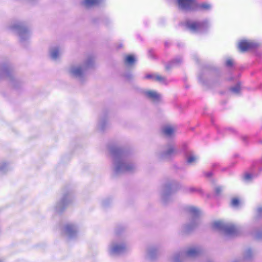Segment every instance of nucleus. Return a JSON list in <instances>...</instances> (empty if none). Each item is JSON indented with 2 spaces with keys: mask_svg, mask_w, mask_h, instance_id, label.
Returning a JSON list of instances; mask_svg holds the SVG:
<instances>
[{
  "mask_svg": "<svg viewBox=\"0 0 262 262\" xmlns=\"http://www.w3.org/2000/svg\"><path fill=\"white\" fill-rule=\"evenodd\" d=\"M61 54V49L58 46L51 47L49 50L50 58L53 61H56L59 60Z\"/></svg>",
  "mask_w": 262,
  "mask_h": 262,
  "instance_id": "nucleus-15",
  "label": "nucleus"
},
{
  "mask_svg": "<svg viewBox=\"0 0 262 262\" xmlns=\"http://www.w3.org/2000/svg\"><path fill=\"white\" fill-rule=\"evenodd\" d=\"M223 190V188L221 186H217L215 188V192L217 195H220Z\"/></svg>",
  "mask_w": 262,
  "mask_h": 262,
  "instance_id": "nucleus-29",
  "label": "nucleus"
},
{
  "mask_svg": "<svg viewBox=\"0 0 262 262\" xmlns=\"http://www.w3.org/2000/svg\"><path fill=\"white\" fill-rule=\"evenodd\" d=\"M10 29L18 36L21 42L28 40L30 37V30L24 22L14 23L10 26Z\"/></svg>",
  "mask_w": 262,
  "mask_h": 262,
  "instance_id": "nucleus-5",
  "label": "nucleus"
},
{
  "mask_svg": "<svg viewBox=\"0 0 262 262\" xmlns=\"http://www.w3.org/2000/svg\"><path fill=\"white\" fill-rule=\"evenodd\" d=\"M145 97L154 103H159L161 99V96L154 90H145L143 92Z\"/></svg>",
  "mask_w": 262,
  "mask_h": 262,
  "instance_id": "nucleus-11",
  "label": "nucleus"
},
{
  "mask_svg": "<svg viewBox=\"0 0 262 262\" xmlns=\"http://www.w3.org/2000/svg\"><path fill=\"white\" fill-rule=\"evenodd\" d=\"M252 234L255 239L258 240L262 239V228L255 229L253 231Z\"/></svg>",
  "mask_w": 262,
  "mask_h": 262,
  "instance_id": "nucleus-24",
  "label": "nucleus"
},
{
  "mask_svg": "<svg viewBox=\"0 0 262 262\" xmlns=\"http://www.w3.org/2000/svg\"><path fill=\"white\" fill-rule=\"evenodd\" d=\"M233 64V61L231 59H228L226 60V64L227 66L231 67V66H232Z\"/></svg>",
  "mask_w": 262,
  "mask_h": 262,
  "instance_id": "nucleus-34",
  "label": "nucleus"
},
{
  "mask_svg": "<svg viewBox=\"0 0 262 262\" xmlns=\"http://www.w3.org/2000/svg\"><path fill=\"white\" fill-rule=\"evenodd\" d=\"M94 63V57L93 56H88L81 64H73L68 68L69 74L81 82L85 77L86 71L93 67Z\"/></svg>",
  "mask_w": 262,
  "mask_h": 262,
  "instance_id": "nucleus-2",
  "label": "nucleus"
},
{
  "mask_svg": "<svg viewBox=\"0 0 262 262\" xmlns=\"http://www.w3.org/2000/svg\"><path fill=\"white\" fill-rule=\"evenodd\" d=\"M257 45L247 40H242L238 43V48L241 52H245L249 49L255 48Z\"/></svg>",
  "mask_w": 262,
  "mask_h": 262,
  "instance_id": "nucleus-14",
  "label": "nucleus"
},
{
  "mask_svg": "<svg viewBox=\"0 0 262 262\" xmlns=\"http://www.w3.org/2000/svg\"><path fill=\"white\" fill-rule=\"evenodd\" d=\"M199 159V157L193 154H189L186 158V162L189 165L195 164Z\"/></svg>",
  "mask_w": 262,
  "mask_h": 262,
  "instance_id": "nucleus-22",
  "label": "nucleus"
},
{
  "mask_svg": "<svg viewBox=\"0 0 262 262\" xmlns=\"http://www.w3.org/2000/svg\"><path fill=\"white\" fill-rule=\"evenodd\" d=\"M252 179V176L249 173H246L245 174V176H244V180L245 181H250Z\"/></svg>",
  "mask_w": 262,
  "mask_h": 262,
  "instance_id": "nucleus-35",
  "label": "nucleus"
},
{
  "mask_svg": "<svg viewBox=\"0 0 262 262\" xmlns=\"http://www.w3.org/2000/svg\"><path fill=\"white\" fill-rule=\"evenodd\" d=\"M160 246L158 245H150L146 250V257L149 260L156 259L159 254Z\"/></svg>",
  "mask_w": 262,
  "mask_h": 262,
  "instance_id": "nucleus-12",
  "label": "nucleus"
},
{
  "mask_svg": "<svg viewBox=\"0 0 262 262\" xmlns=\"http://www.w3.org/2000/svg\"><path fill=\"white\" fill-rule=\"evenodd\" d=\"M202 252V249L200 246H191L186 249L185 254L188 257L195 258L200 256Z\"/></svg>",
  "mask_w": 262,
  "mask_h": 262,
  "instance_id": "nucleus-10",
  "label": "nucleus"
},
{
  "mask_svg": "<svg viewBox=\"0 0 262 262\" xmlns=\"http://www.w3.org/2000/svg\"><path fill=\"white\" fill-rule=\"evenodd\" d=\"M176 130L177 127L171 125H166L162 128V132L163 135L168 138L173 137Z\"/></svg>",
  "mask_w": 262,
  "mask_h": 262,
  "instance_id": "nucleus-17",
  "label": "nucleus"
},
{
  "mask_svg": "<svg viewBox=\"0 0 262 262\" xmlns=\"http://www.w3.org/2000/svg\"><path fill=\"white\" fill-rule=\"evenodd\" d=\"M208 26L207 22L196 23V22H188L186 24V27L192 32H196L202 31L205 28Z\"/></svg>",
  "mask_w": 262,
  "mask_h": 262,
  "instance_id": "nucleus-13",
  "label": "nucleus"
},
{
  "mask_svg": "<svg viewBox=\"0 0 262 262\" xmlns=\"http://www.w3.org/2000/svg\"><path fill=\"white\" fill-rule=\"evenodd\" d=\"M231 92L233 93L238 94L239 93L241 90V84L240 83H238L235 86L231 88L230 89Z\"/></svg>",
  "mask_w": 262,
  "mask_h": 262,
  "instance_id": "nucleus-25",
  "label": "nucleus"
},
{
  "mask_svg": "<svg viewBox=\"0 0 262 262\" xmlns=\"http://www.w3.org/2000/svg\"><path fill=\"white\" fill-rule=\"evenodd\" d=\"M155 75L152 74H147L145 76V78L146 79H151L154 80Z\"/></svg>",
  "mask_w": 262,
  "mask_h": 262,
  "instance_id": "nucleus-37",
  "label": "nucleus"
},
{
  "mask_svg": "<svg viewBox=\"0 0 262 262\" xmlns=\"http://www.w3.org/2000/svg\"><path fill=\"white\" fill-rule=\"evenodd\" d=\"M212 227L215 229L223 232L227 235H235L238 233V229L236 226L233 224L226 223L221 221L214 222L212 224Z\"/></svg>",
  "mask_w": 262,
  "mask_h": 262,
  "instance_id": "nucleus-6",
  "label": "nucleus"
},
{
  "mask_svg": "<svg viewBox=\"0 0 262 262\" xmlns=\"http://www.w3.org/2000/svg\"><path fill=\"white\" fill-rule=\"evenodd\" d=\"M177 5L179 8L183 11L194 10H208L210 9V5L204 3L201 5H197L196 1H177Z\"/></svg>",
  "mask_w": 262,
  "mask_h": 262,
  "instance_id": "nucleus-7",
  "label": "nucleus"
},
{
  "mask_svg": "<svg viewBox=\"0 0 262 262\" xmlns=\"http://www.w3.org/2000/svg\"><path fill=\"white\" fill-rule=\"evenodd\" d=\"M165 79L166 78L165 77L159 75H155L154 76V81H158L161 83H164L165 81Z\"/></svg>",
  "mask_w": 262,
  "mask_h": 262,
  "instance_id": "nucleus-26",
  "label": "nucleus"
},
{
  "mask_svg": "<svg viewBox=\"0 0 262 262\" xmlns=\"http://www.w3.org/2000/svg\"><path fill=\"white\" fill-rule=\"evenodd\" d=\"M128 249V246L123 242H114L109 248V253L112 256L121 254Z\"/></svg>",
  "mask_w": 262,
  "mask_h": 262,
  "instance_id": "nucleus-8",
  "label": "nucleus"
},
{
  "mask_svg": "<svg viewBox=\"0 0 262 262\" xmlns=\"http://www.w3.org/2000/svg\"><path fill=\"white\" fill-rule=\"evenodd\" d=\"M105 205L106 204H105V202H103V205Z\"/></svg>",
  "mask_w": 262,
  "mask_h": 262,
  "instance_id": "nucleus-39",
  "label": "nucleus"
},
{
  "mask_svg": "<svg viewBox=\"0 0 262 262\" xmlns=\"http://www.w3.org/2000/svg\"><path fill=\"white\" fill-rule=\"evenodd\" d=\"M239 204V200L236 198L232 200L231 204L233 206H237Z\"/></svg>",
  "mask_w": 262,
  "mask_h": 262,
  "instance_id": "nucleus-31",
  "label": "nucleus"
},
{
  "mask_svg": "<svg viewBox=\"0 0 262 262\" xmlns=\"http://www.w3.org/2000/svg\"><path fill=\"white\" fill-rule=\"evenodd\" d=\"M6 166V164L4 162L0 163V171L4 172L5 171V167Z\"/></svg>",
  "mask_w": 262,
  "mask_h": 262,
  "instance_id": "nucleus-32",
  "label": "nucleus"
},
{
  "mask_svg": "<svg viewBox=\"0 0 262 262\" xmlns=\"http://www.w3.org/2000/svg\"><path fill=\"white\" fill-rule=\"evenodd\" d=\"M255 256L254 250L251 248H246L243 252L242 258L244 261H249L252 260Z\"/></svg>",
  "mask_w": 262,
  "mask_h": 262,
  "instance_id": "nucleus-18",
  "label": "nucleus"
},
{
  "mask_svg": "<svg viewBox=\"0 0 262 262\" xmlns=\"http://www.w3.org/2000/svg\"><path fill=\"white\" fill-rule=\"evenodd\" d=\"M107 122L105 119H103L100 120L98 123V127L101 130H103L105 128V126L106 125Z\"/></svg>",
  "mask_w": 262,
  "mask_h": 262,
  "instance_id": "nucleus-28",
  "label": "nucleus"
},
{
  "mask_svg": "<svg viewBox=\"0 0 262 262\" xmlns=\"http://www.w3.org/2000/svg\"><path fill=\"white\" fill-rule=\"evenodd\" d=\"M170 262H182L181 259V256L179 254H176L174 255L170 260Z\"/></svg>",
  "mask_w": 262,
  "mask_h": 262,
  "instance_id": "nucleus-27",
  "label": "nucleus"
},
{
  "mask_svg": "<svg viewBox=\"0 0 262 262\" xmlns=\"http://www.w3.org/2000/svg\"><path fill=\"white\" fill-rule=\"evenodd\" d=\"M125 77L128 79H131L133 78L132 74H127L125 75Z\"/></svg>",
  "mask_w": 262,
  "mask_h": 262,
  "instance_id": "nucleus-38",
  "label": "nucleus"
},
{
  "mask_svg": "<svg viewBox=\"0 0 262 262\" xmlns=\"http://www.w3.org/2000/svg\"><path fill=\"white\" fill-rule=\"evenodd\" d=\"M177 149L173 144H167L163 151L157 152L158 157L161 160L169 159L177 153Z\"/></svg>",
  "mask_w": 262,
  "mask_h": 262,
  "instance_id": "nucleus-9",
  "label": "nucleus"
},
{
  "mask_svg": "<svg viewBox=\"0 0 262 262\" xmlns=\"http://www.w3.org/2000/svg\"><path fill=\"white\" fill-rule=\"evenodd\" d=\"M187 211L189 214L191 219L189 223L184 225L182 227V232L184 233H188L191 232L200 224L199 218L200 211L196 207H188Z\"/></svg>",
  "mask_w": 262,
  "mask_h": 262,
  "instance_id": "nucleus-4",
  "label": "nucleus"
},
{
  "mask_svg": "<svg viewBox=\"0 0 262 262\" xmlns=\"http://www.w3.org/2000/svg\"><path fill=\"white\" fill-rule=\"evenodd\" d=\"M110 152L113 158V172L114 176L126 172H132L137 170L136 165L130 162L125 154L119 148L113 147Z\"/></svg>",
  "mask_w": 262,
  "mask_h": 262,
  "instance_id": "nucleus-1",
  "label": "nucleus"
},
{
  "mask_svg": "<svg viewBox=\"0 0 262 262\" xmlns=\"http://www.w3.org/2000/svg\"><path fill=\"white\" fill-rule=\"evenodd\" d=\"M71 200L69 196L65 195L62 200L58 203L56 207V210L57 212H61L67 206L68 202Z\"/></svg>",
  "mask_w": 262,
  "mask_h": 262,
  "instance_id": "nucleus-19",
  "label": "nucleus"
},
{
  "mask_svg": "<svg viewBox=\"0 0 262 262\" xmlns=\"http://www.w3.org/2000/svg\"><path fill=\"white\" fill-rule=\"evenodd\" d=\"M76 231L75 226L72 225H67L65 226V233L69 238L74 237Z\"/></svg>",
  "mask_w": 262,
  "mask_h": 262,
  "instance_id": "nucleus-21",
  "label": "nucleus"
},
{
  "mask_svg": "<svg viewBox=\"0 0 262 262\" xmlns=\"http://www.w3.org/2000/svg\"><path fill=\"white\" fill-rule=\"evenodd\" d=\"M257 214L259 217L262 216V208L261 207H259V208H257Z\"/></svg>",
  "mask_w": 262,
  "mask_h": 262,
  "instance_id": "nucleus-36",
  "label": "nucleus"
},
{
  "mask_svg": "<svg viewBox=\"0 0 262 262\" xmlns=\"http://www.w3.org/2000/svg\"><path fill=\"white\" fill-rule=\"evenodd\" d=\"M181 61L182 59L181 58L175 59L174 60H173V61L171 63L172 66H177L180 63H181Z\"/></svg>",
  "mask_w": 262,
  "mask_h": 262,
  "instance_id": "nucleus-30",
  "label": "nucleus"
},
{
  "mask_svg": "<svg viewBox=\"0 0 262 262\" xmlns=\"http://www.w3.org/2000/svg\"><path fill=\"white\" fill-rule=\"evenodd\" d=\"M124 62L126 64L132 66L136 62V58L133 55H128L126 56Z\"/></svg>",
  "mask_w": 262,
  "mask_h": 262,
  "instance_id": "nucleus-23",
  "label": "nucleus"
},
{
  "mask_svg": "<svg viewBox=\"0 0 262 262\" xmlns=\"http://www.w3.org/2000/svg\"><path fill=\"white\" fill-rule=\"evenodd\" d=\"M230 262H244V261L243 260L242 257H239L233 259Z\"/></svg>",
  "mask_w": 262,
  "mask_h": 262,
  "instance_id": "nucleus-33",
  "label": "nucleus"
},
{
  "mask_svg": "<svg viewBox=\"0 0 262 262\" xmlns=\"http://www.w3.org/2000/svg\"><path fill=\"white\" fill-rule=\"evenodd\" d=\"M0 262H2L1 260H0Z\"/></svg>",
  "mask_w": 262,
  "mask_h": 262,
  "instance_id": "nucleus-40",
  "label": "nucleus"
},
{
  "mask_svg": "<svg viewBox=\"0 0 262 262\" xmlns=\"http://www.w3.org/2000/svg\"><path fill=\"white\" fill-rule=\"evenodd\" d=\"M180 188V185L174 181L165 182L161 187L160 195L161 201L164 204H167L172 201V194Z\"/></svg>",
  "mask_w": 262,
  "mask_h": 262,
  "instance_id": "nucleus-3",
  "label": "nucleus"
},
{
  "mask_svg": "<svg viewBox=\"0 0 262 262\" xmlns=\"http://www.w3.org/2000/svg\"><path fill=\"white\" fill-rule=\"evenodd\" d=\"M100 2V1H81L80 5L83 8L89 9L98 6Z\"/></svg>",
  "mask_w": 262,
  "mask_h": 262,
  "instance_id": "nucleus-20",
  "label": "nucleus"
},
{
  "mask_svg": "<svg viewBox=\"0 0 262 262\" xmlns=\"http://www.w3.org/2000/svg\"><path fill=\"white\" fill-rule=\"evenodd\" d=\"M3 78H6L12 82L14 80L11 70L7 67H0V79Z\"/></svg>",
  "mask_w": 262,
  "mask_h": 262,
  "instance_id": "nucleus-16",
  "label": "nucleus"
}]
</instances>
